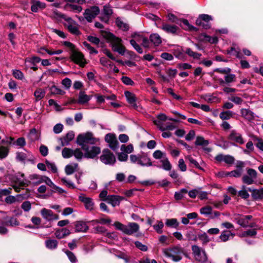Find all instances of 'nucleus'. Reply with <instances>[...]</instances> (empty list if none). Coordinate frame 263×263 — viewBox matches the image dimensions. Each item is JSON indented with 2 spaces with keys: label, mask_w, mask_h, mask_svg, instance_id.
<instances>
[{
  "label": "nucleus",
  "mask_w": 263,
  "mask_h": 263,
  "mask_svg": "<svg viewBox=\"0 0 263 263\" xmlns=\"http://www.w3.org/2000/svg\"><path fill=\"white\" fill-rule=\"evenodd\" d=\"M149 40L155 46H158L162 43V39L158 33L150 35Z\"/></svg>",
  "instance_id": "obj_28"
},
{
  "label": "nucleus",
  "mask_w": 263,
  "mask_h": 263,
  "mask_svg": "<svg viewBox=\"0 0 263 263\" xmlns=\"http://www.w3.org/2000/svg\"><path fill=\"white\" fill-rule=\"evenodd\" d=\"M121 149L127 154L132 153L134 151V148L132 144H128L127 146L123 144L121 145Z\"/></svg>",
  "instance_id": "obj_51"
},
{
  "label": "nucleus",
  "mask_w": 263,
  "mask_h": 263,
  "mask_svg": "<svg viewBox=\"0 0 263 263\" xmlns=\"http://www.w3.org/2000/svg\"><path fill=\"white\" fill-rule=\"evenodd\" d=\"M70 58L71 60L76 64L81 67H84L86 64L83 54L76 50L72 51Z\"/></svg>",
  "instance_id": "obj_11"
},
{
  "label": "nucleus",
  "mask_w": 263,
  "mask_h": 263,
  "mask_svg": "<svg viewBox=\"0 0 263 263\" xmlns=\"http://www.w3.org/2000/svg\"><path fill=\"white\" fill-rule=\"evenodd\" d=\"M58 16L65 21V22L63 23V25L67 28L72 25V24H74L75 22L72 18L63 13H59Z\"/></svg>",
  "instance_id": "obj_26"
},
{
  "label": "nucleus",
  "mask_w": 263,
  "mask_h": 263,
  "mask_svg": "<svg viewBox=\"0 0 263 263\" xmlns=\"http://www.w3.org/2000/svg\"><path fill=\"white\" fill-rule=\"evenodd\" d=\"M123 198L116 195H108L104 201H107L108 203L111 204L113 206L119 205L120 201Z\"/></svg>",
  "instance_id": "obj_17"
},
{
  "label": "nucleus",
  "mask_w": 263,
  "mask_h": 263,
  "mask_svg": "<svg viewBox=\"0 0 263 263\" xmlns=\"http://www.w3.org/2000/svg\"><path fill=\"white\" fill-rule=\"evenodd\" d=\"M105 141L108 143L109 147L114 151L119 148V142L115 134L109 133L105 137Z\"/></svg>",
  "instance_id": "obj_9"
},
{
  "label": "nucleus",
  "mask_w": 263,
  "mask_h": 263,
  "mask_svg": "<svg viewBox=\"0 0 263 263\" xmlns=\"http://www.w3.org/2000/svg\"><path fill=\"white\" fill-rule=\"evenodd\" d=\"M15 185L13 186L15 191L17 192L20 191L21 189H23L24 187L28 185L27 181L24 179H21L20 178L17 177L15 180Z\"/></svg>",
  "instance_id": "obj_24"
},
{
  "label": "nucleus",
  "mask_w": 263,
  "mask_h": 263,
  "mask_svg": "<svg viewBox=\"0 0 263 263\" xmlns=\"http://www.w3.org/2000/svg\"><path fill=\"white\" fill-rule=\"evenodd\" d=\"M163 253L166 256L171 257L173 261L177 262L181 259V254L183 253V251L180 248L174 247L173 248L163 249Z\"/></svg>",
  "instance_id": "obj_5"
},
{
  "label": "nucleus",
  "mask_w": 263,
  "mask_h": 263,
  "mask_svg": "<svg viewBox=\"0 0 263 263\" xmlns=\"http://www.w3.org/2000/svg\"><path fill=\"white\" fill-rule=\"evenodd\" d=\"M187 193V190L185 189H182L180 191L178 192H175L174 195V198L177 200H181L182 198H183L184 195L186 194Z\"/></svg>",
  "instance_id": "obj_46"
},
{
  "label": "nucleus",
  "mask_w": 263,
  "mask_h": 263,
  "mask_svg": "<svg viewBox=\"0 0 263 263\" xmlns=\"http://www.w3.org/2000/svg\"><path fill=\"white\" fill-rule=\"evenodd\" d=\"M73 151V156L78 160H81L83 157H84V154L79 148H77Z\"/></svg>",
  "instance_id": "obj_58"
},
{
  "label": "nucleus",
  "mask_w": 263,
  "mask_h": 263,
  "mask_svg": "<svg viewBox=\"0 0 263 263\" xmlns=\"http://www.w3.org/2000/svg\"><path fill=\"white\" fill-rule=\"evenodd\" d=\"M109 41L110 46L114 51L117 52L122 55H124L126 49L122 44V40L121 39L111 34L109 36Z\"/></svg>",
  "instance_id": "obj_3"
},
{
  "label": "nucleus",
  "mask_w": 263,
  "mask_h": 263,
  "mask_svg": "<svg viewBox=\"0 0 263 263\" xmlns=\"http://www.w3.org/2000/svg\"><path fill=\"white\" fill-rule=\"evenodd\" d=\"M214 71L220 73L226 74V75L231 71V69L229 67H226L223 68H216L214 70Z\"/></svg>",
  "instance_id": "obj_62"
},
{
  "label": "nucleus",
  "mask_w": 263,
  "mask_h": 263,
  "mask_svg": "<svg viewBox=\"0 0 263 263\" xmlns=\"http://www.w3.org/2000/svg\"><path fill=\"white\" fill-rule=\"evenodd\" d=\"M159 28L161 29L167 33L176 34L178 28L176 25H172L167 23H163Z\"/></svg>",
  "instance_id": "obj_18"
},
{
  "label": "nucleus",
  "mask_w": 263,
  "mask_h": 263,
  "mask_svg": "<svg viewBox=\"0 0 263 263\" xmlns=\"http://www.w3.org/2000/svg\"><path fill=\"white\" fill-rule=\"evenodd\" d=\"M73 151L68 148H64L62 152V156L65 158H68L73 156Z\"/></svg>",
  "instance_id": "obj_45"
},
{
  "label": "nucleus",
  "mask_w": 263,
  "mask_h": 263,
  "mask_svg": "<svg viewBox=\"0 0 263 263\" xmlns=\"http://www.w3.org/2000/svg\"><path fill=\"white\" fill-rule=\"evenodd\" d=\"M91 96L87 95L85 91H81L79 92L77 103L80 104H86L91 100Z\"/></svg>",
  "instance_id": "obj_20"
},
{
  "label": "nucleus",
  "mask_w": 263,
  "mask_h": 263,
  "mask_svg": "<svg viewBox=\"0 0 263 263\" xmlns=\"http://www.w3.org/2000/svg\"><path fill=\"white\" fill-rule=\"evenodd\" d=\"M253 194H252V198L255 200L263 198V188L259 190H253Z\"/></svg>",
  "instance_id": "obj_37"
},
{
  "label": "nucleus",
  "mask_w": 263,
  "mask_h": 263,
  "mask_svg": "<svg viewBox=\"0 0 263 263\" xmlns=\"http://www.w3.org/2000/svg\"><path fill=\"white\" fill-rule=\"evenodd\" d=\"M164 227V224L162 221H159L158 222L157 224H155L153 226L154 229L156 231V232L159 234H161L162 233V229Z\"/></svg>",
  "instance_id": "obj_63"
},
{
  "label": "nucleus",
  "mask_w": 263,
  "mask_h": 263,
  "mask_svg": "<svg viewBox=\"0 0 263 263\" xmlns=\"http://www.w3.org/2000/svg\"><path fill=\"white\" fill-rule=\"evenodd\" d=\"M212 20V16L206 14H202L199 15L196 20V24L197 25L202 26L204 29H207L211 27L209 22Z\"/></svg>",
  "instance_id": "obj_7"
},
{
  "label": "nucleus",
  "mask_w": 263,
  "mask_h": 263,
  "mask_svg": "<svg viewBox=\"0 0 263 263\" xmlns=\"http://www.w3.org/2000/svg\"><path fill=\"white\" fill-rule=\"evenodd\" d=\"M31 10L33 12H37L46 7L45 4L38 0H31Z\"/></svg>",
  "instance_id": "obj_19"
},
{
  "label": "nucleus",
  "mask_w": 263,
  "mask_h": 263,
  "mask_svg": "<svg viewBox=\"0 0 263 263\" xmlns=\"http://www.w3.org/2000/svg\"><path fill=\"white\" fill-rule=\"evenodd\" d=\"M238 195L245 199H247L249 197V194L246 190L245 185H242L241 186V190L238 192Z\"/></svg>",
  "instance_id": "obj_47"
},
{
  "label": "nucleus",
  "mask_w": 263,
  "mask_h": 263,
  "mask_svg": "<svg viewBox=\"0 0 263 263\" xmlns=\"http://www.w3.org/2000/svg\"><path fill=\"white\" fill-rule=\"evenodd\" d=\"M251 215L243 216L240 214L235 215L234 219L236 222L243 228H247L249 226V221L252 219Z\"/></svg>",
  "instance_id": "obj_13"
},
{
  "label": "nucleus",
  "mask_w": 263,
  "mask_h": 263,
  "mask_svg": "<svg viewBox=\"0 0 263 263\" xmlns=\"http://www.w3.org/2000/svg\"><path fill=\"white\" fill-rule=\"evenodd\" d=\"M229 138L230 140L235 141L240 144L243 143V139L238 133H231Z\"/></svg>",
  "instance_id": "obj_29"
},
{
  "label": "nucleus",
  "mask_w": 263,
  "mask_h": 263,
  "mask_svg": "<svg viewBox=\"0 0 263 263\" xmlns=\"http://www.w3.org/2000/svg\"><path fill=\"white\" fill-rule=\"evenodd\" d=\"M78 26V24L75 21L74 24H72V25L68 27L67 29L71 33L74 35H79L81 34V32L79 30Z\"/></svg>",
  "instance_id": "obj_34"
},
{
  "label": "nucleus",
  "mask_w": 263,
  "mask_h": 263,
  "mask_svg": "<svg viewBox=\"0 0 263 263\" xmlns=\"http://www.w3.org/2000/svg\"><path fill=\"white\" fill-rule=\"evenodd\" d=\"M235 115V113L231 110L222 111L219 114V117L223 120H229Z\"/></svg>",
  "instance_id": "obj_32"
},
{
  "label": "nucleus",
  "mask_w": 263,
  "mask_h": 263,
  "mask_svg": "<svg viewBox=\"0 0 263 263\" xmlns=\"http://www.w3.org/2000/svg\"><path fill=\"white\" fill-rule=\"evenodd\" d=\"M50 92L53 95H63L65 93V91L58 88L55 85L52 86L50 88Z\"/></svg>",
  "instance_id": "obj_43"
},
{
  "label": "nucleus",
  "mask_w": 263,
  "mask_h": 263,
  "mask_svg": "<svg viewBox=\"0 0 263 263\" xmlns=\"http://www.w3.org/2000/svg\"><path fill=\"white\" fill-rule=\"evenodd\" d=\"M99 139L93 137L91 133H84L79 135L77 137L78 144L82 146V149H86L89 144H96Z\"/></svg>",
  "instance_id": "obj_2"
},
{
  "label": "nucleus",
  "mask_w": 263,
  "mask_h": 263,
  "mask_svg": "<svg viewBox=\"0 0 263 263\" xmlns=\"http://www.w3.org/2000/svg\"><path fill=\"white\" fill-rule=\"evenodd\" d=\"M185 53L189 57L193 58L194 59H199L201 54L193 51L191 48H187L185 51Z\"/></svg>",
  "instance_id": "obj_38"
},
{
  "label": "nucleus",
  "mask_w": 263,
  "mask_h": 263,
  "mask_svg": "<svg viewBox=\"0 0 263 263\" xmlns=\"http://www.w3.org/2000/svg\"><path fill=\"white\" fill-rule=\"evenodd\" d=\"M130 45L133 46V47L136 50L137 52L139 53H143V49L140 47V46L137 43H136V40H130Z\"/></svg>",
  "instance_id": "obj_48"
},
{
  "label": "nucleus",
  "mask_w": 263,
  "mask_h": 263,
  "mask_svg": "<svg viewBox=\"0 0 263 263\" xmlns=\"http://www.w3.org/2000/svg\"><path fill=\"white\" fill-rule=\"evenodd\" d=\"M13 77L18 80H22L24 79V74L20 70L15 69L12 72Z\"/></svg>",
  "instance_id": "obj_57"
},
{
  "label": "nucleus",
  "mask_w": 263,
  "mask_h": 263,
  "mask_svg": "<svg viewBox=\"0 0 263 263\" xmlns=\"http://www.w3.org/2000/svg\"><path fill=\"white\" fill-rule=\"evenodd\" d=\"M200 213L204 215H211L212 214V207L209 205L202 208L200 210Z\"/></svg>",
  "instance_id": "obj_50"
},
{
  "label": "nucleus",
  "mask_w": 263,
  "mask_h": 263,
  "mask_svg": "<svg viewBox=\"0 0 263 263\" xmlns=\"http://www.w3.org/2000/svg\"><path fill=\"white\" fill-rule=\"evenodd\" d=\"M42 216L47 221L58 220L59 216L54 214L51 210L43 208L41 211Z\"/></svg>",
  "instance_id": "obj_14"
},
{
  "label": "nucleus",
  "mask_w": 263,
  "mask_h": 263,
  "mask_svg": "<svg viewBox=\"0 0 263 263\" xmlns=\"http://www.w3.org/2000/svg\"><path fill=\"white\" fill-rule=\"evenodd\" d=\"M116 24L120 29L124 31L128 30L129 29L128 25L127 24L124 23L123 21H121L120 20L117 19L116 21Z\"/></svg>",
  "instance_id": "obj_55"
},
{
  "label": "nucleus",
  "mask_w": 263,
  "mask_h": 263,
  "mask_svg": "<svg viewBox=\"0 0 263 263\" xmlns=\"http://www.w3.org/2000/svg\"><path fill=\"white\" fill-rule=\"evenodd\" d=\"M139 230V226L135 222H129L126 225L125 234L131 235L137 232Z\"/></svg>",
  "instance_id": "obj_16"
},
{
  "label": "nucleus",
  "mask_w": 263,
  "mask_h": 263,
  "mask_svg": "<svg viewBox=\"0 0 263 263\" xmlns=\"http://www.w3.org/2000/svg\"><path fill=\"white\" fill-rule=\"evenodd\" d=\"M74 137L73 133H67L66 137L61 138L62 146L67 145L69 141L72 140Z\"/></svg>",
  "instance_id": "obj_31"
},
{
  "label": "nucleus",
  "mask_w": 263,
  "mask_h": 263,
  "mask_svg": "<svg viewBox=\"0 0 263 263\" xmlns=\"http://www.w3.org/2000/svg\"><path fill=\"white\" fill-rule=\"evenodd\" d=\"M160 162L162 163V168L165 171H170L172 168V165L168 159L166 157L162 159Z\"/></svg>",
  "instance_id": "obj_39"
},
{
  "label": "nucleus",
  "mask_w": 263,
  "mask_h": 263,
  "mask_svg": "<svg viewBox=\"0 0 263 263\" xmlns=\"http://www.w3.org/2000/svg\"><path fill=\"white\" fill-rule=\"evenodd\" d=\"M84 152V157L90 159L96 158L101 152V148L96 146H89L86 149H83Z\"/></svg>",
  "instance_id": "obj_12"
},
{
  "label": "nucleus",
  "mask_w": 263,
  "mask_h": 263,
  "mask_svg": "<svg viewBox=\"0 0 263 263\" xmlns=\"http://www.w3.org/2000/svg\"><path fill=\"white\" fill-rule=\"evenodd\" d=\"M138 164L142 166H150L152 165V162L147 155H140Z\"/></svg>",
  "instance_id": "obj_23"
},
{
  "label": "nucleus",
  "mask_w": 263,
  "mask_h": 263,
  "mask_svg": "<svg viewBox=\"0 0 263 263\" xmlns=\"http://www.w3.org/2000/svg\"><path fill=\"white\" fill-rule=\"evenodd\" d=\"M70 233V231L66 228H63L61 230H58L55 233V235L57 238L61 239L68 236Z\"/></svg>",
  "instance_id": "obj_30"
},
{
  "label": "nucleus",
  "mask_w": 263,
  "mask_h": 263,
  "mask_svg": "<svg viewBox=\"0 0 263 263\" xmlns=\"http://www.w3.org/2000/svg\"><path fill=\"white\" fill-rule=\"evenodd\" d=\"M172 121H178L176 119L168 118L166 115L162 113L158 115L157 118L154 119L153 122L160 130L164 132L165 130H173L175 129L176 125L172 122Z\"/></svg>",
  "instance_id": "obj_1"
},
{
  "label": "nucleus",
  "mask_w": 263,
  "mask_h": 263,
  "mask_svg": "<svg viewBox=\"0 0 263 263\" xmlns=\"http://www.w3.org/2000/svg\"><path fill=\"white\" fill-rule=\"evenodd\" d=\"M75 231L77 232H86L89 227L87 224L82 221H79L75 222Z\"/></svg>",
  "instance_id": "obj_21"
},
{
  "label": "nucleus",
  "mask_w": 263,
  "mask_h": 263,
  "mask_svg": "<svg viewBox=\"0 0 263 263\" xmlns=\"http://www.w3.org/2000/svg\"><path fill=\"white\" fill-rule=\"evenodd\" d=\"M78 166V164H74L73 165H67L65 168V173L67 175H70L73 174L76 170Z\"/></svg>",
  "instance_id": "obj_40"
},
{
  "label": "nucleus",
  "mask_w": 263,
  "mask_h": 263,
  "mask_svg": "<svg viewBox=\"0 0 263 263\" xmlns=\"http://www.w3.org/2000/svg\"><path fill=\"white\" fill-rule=\"evenodd\" d=\"M100 161L106 165H114L116 162V158L112 153L108 149H104L102 151L100 157Z\"/></svg>",
  "instance_id": "obj_6"
},
{
  "label": "nucleus",
  "mask_w": 263,
  "mask_h": 263,
  "mask_svg": "<svg viewBox=\"0 0 263 263\" xmlns=\"http://www.w3.org/2000/svg\"><path fill=\"white\" fill-rule=\"evenodd\" d=\"M45 182L48 185L52 187L53 189L55 186V185L52 182L50 179L46 176H43L40 180H39L36 183H41L42 182Z\"/></svg>",
  "instance_id": "obj_41"
},
{
  "label": "nucleus",
  "mask_w": 263,
  "mask_h": 263,
  "mask_svg": "<svg viewBox=\"0 0 263 263\" xmlns=\"http://www.w3.org/2000/svg\"><path fill=\"white\" fill-rule=\"evenodd\" d=\"M5 219V224L7 226L16 227L20 225V222L14 217H7Z\"/></svg>",
  "instance_id": "obj_27"
},
{
  "label": "nucleus",
  "mask_w": 263,
  "mask_h": 263,
  "mask_svg": "<svg viewBox=\"0 0 263 263\" xmlns=\"http://www.w3.org/2000/svg\"><path fill=\"white\" fill-rule=\"evenodd\" d=\"M46 91L42 89L38 88L34 92V96L35 98V101H39L42 99L45 96Z\"/></svg>",
  "instance_id": "obj_33"
},
{
  "label": "nucleus",
  "mask_w": 263,
  "mask_h": 263,
  "mask_svg": "<svg viewBox=\"0 0 263 263\" xmlns=\"http://www.w3.org/2000/svg\"><path fill=\"white\" fill-rule=\"evenodd\" d=\"M248 175H244L242 180L244 183L250 185L254 183L257 177V172L252 168H249L247 171Z\"/></svg>",
  "instance_id": "obj_10"
},
{
  "label": "nucleus",
  "mask_w": 263,
  "mask_h": 263,
  "mask_svg": "<svg viewBox=\"0 0 263 263\" xmlns=\"http://www.w3.org/2000/svg\"><path fill=\"white\" fill-rule=\"evenodd\" d=\"M195 143L198 145L206 146L208 145L209 142L208 140H204L203 138L201 137H198Z\"/></svg>",
  "instance_id": "obj_59"
},
{
  "label": "nucleus",
  "mask_w": 263,
  "mask_h": 263,
  "mask_svg": "<svg viewBox=\"0 0 263 263\" xmlns=\"http://www.w3.org/2000/svg\"><path fill=\"white\" fill-rule=\"evenodd\" d=\"M79 199L81 202L84 203L86 209L89 210H93L94 203L91 198L86 197L84 194H82L79 196Z\"/></svg>",
  "instance_id": "obj_15"
},
{
  "label": "nucleus",
  "mask_w": 263,
  "mask_h": 263,
  "mask_svg": "<svg viewBox=\"0 0 263 263\" xmlns=\"http://www.w3.org/2000/svg\"><path fill=\"white\" fill-rule=\"evenodd\" d=\"M185 236L188 240H194L196 241L197 237L195 234V232L193 231H188L186 232Z\"/></svg>",
  "instance_id": "obj_61"
},
{
  "label": "nucleus",
  "mask_w": 263,
  "mask_h": 263,
  "mask_svg": "<svg viewBox=\"0 0 263 263\" xmlns=\"http://www.w3.org/2000/svg\"><path fill=\"white\" fill-rule=\"evenodd\" d=\"M177 66L180 70L190 69L192 67L191 64L186 63H179Z\"/></svg>",
  "instance_id": "obj_64"
},
{
  "label": "nucleus",
  "mask_w": 263,
  "mask_h": 263,
  "mask_svg": "<svg viewBox=\"0 0 263 263\" xmlns=\"http://www.w3.org/2000/svg\"><path fill=\"white\" fill-rule=\"evenodd\" d=\"M242 116L248 121H251L254 119V114L250 109L242 108L240 111Z\"/></svg>",
  "instance_id": "obj_25"
},
{
  "label": "nucleus",
  "mask_w": 263,
  "mask_h": 263,
  "mask_svg": "<svg viewBox=\"0 0 263 263\" xmlns=\"http://www.w3.org/2000/svg\"><path fill=\"white\" fill-rule=\"evenodd\" d=\"M153 156L156 159H163L166 157L165 153H163L160 150L155 151L153 154Z\"/></svg>",
  "instance_id": "obj_56"
},
{
  "label": "nucleus",
  "mask_w": 263,
  "mask_h": 263,
  "mask_svg": "<svg viewBox=\"0 0 263 263\" xmlns=\"http://www.w3.org/2000/svg\"><path fill=\"white\" fill-rule=\"evenodd\" d=\"M124 93L127 102L132 105L135 109H137L138 106L136 103V98L135 95L128 91H125Z\"/></svg>",
  "instance_id": "obj_22"
},
{
  "label": "nucleus",
  "mask_w": 263,
  "mask_h": 263,
  "mask_svg": "<svg viewBox=\"0 0 263 263\" xmlns=\"http://www.w3.org/2000/svg\"><path fill=\"white\" fill-rule=\"evenodd\" d=\"M100 9L98 6H92L85 10L84 16L88 22H91L92 20L99 13Z\"/></svg>",
  "instance_id": "obj_8"
},
{
  "label": "nucleus",
  "mask_w": 263,
  "mask_h": 263,
  "mask_svg": "<svg viewBox=\"0 0 263 263\" xmlns=\"http://www.w3.org/2000/svg\"><path fill=\"white\" fill-rule=\"evenodd\" d=\"M9 153V149L5 146H0V159H3L6 158Z\"/></svg>",
  "instance_id": "obj_49"
},
{
  "label": "nucleus",
  "mask_w": 263,
  "mask_h": 263,
  "mask_svg": "<svg viewBox=\"0 0 263 263\" xmlns=\"http://www.w3.org/2000/svg\"><path fill=\"white\" fill-rule=\"evenodd\" d=\"M67 7H69L71 10L75 13H79L81 12L83 9L81 6L74 4H67Z\"/></svg>",
  "instance_id": "obj_52"
},
{
  "label": "nucleus",
  "mask_w": 263,
  "mask_h": 263,
  "mask_svg": "<svg viewBox=\"0 0 263 263\" xmlns=\"http://www.w3.org/2000/svg\"><path fill=\"white\" fill-rule=\"evenodd\" d=\"M225 82L227 84L234 82L236 80V75L232 73H228L224 76Z\"/></svg>",
  "instance_id": "obj_44"
},
{
  "label": "nucleus",
  "mask_w": 263,
  "mask_h": 263,
  "mask_svg": "<svg viewBox=\"0 0 263 263\" xmlns=\"http://www.w3.org/2000/svg\"><path fill=\"white\" fill-rule=\"evenodd\" d=\"M100 63L102 66L106 67L113 66L112 63L104 57H102L100 59Z\"/></svg>",
  "instance_id": "obj_53"
},
{
  "label": "nucleus",
  "mask_w": 263,
  "mask_h": 263,
  "mask_svg": "<svg viewBox=\"0 0 263 263\" xmlns=\"http://www.w3.org/2000/svg\"><path fill=\"white\" fill-rule=\"evenodd\" d=\"M198 238L202 241L203 245H205L210 241V239L205 233L199 234Z\"/></svg>",
  "instance_id": "obj_60"
},
{
  "label": "nucleus",
  "mask_w": 263,
  "mask_h": 263,
  "mask_svg": "<svg viewBox=\"0 0 263 263\" xmlns=\"http://www.w3.org/2000/svg\"><path fill=\"white\" fill-rule=\"evenodd\" d=\"M192 250L196 261L199 263H212L208 260V256L204 249L197 245L192 247Z\"/></svg>",
  "instance_id": "obj_4"
},
{
  "label": "nucleus",
  "mask_w": 263,
  "mask_h": 263,
  "mask_svg": "<svg viewBox=\"0 0 263 263\" xmlns=\"http://www.w3.org/2000/svg\"><path fill=\"white\" fill-rule=\"evenodd\" d=\"M46 246L49 249H55L58 246V241L56 240L49 239L45 242Z\"/></svg>",
  "instance_id": "obj_42"
},
{
  "label": "nucleus",
  "mask_w": 263,
  "mask_h": 263,
  "mask_svg": "<svg viewBox=\"0 0 263 263\" xmlns=\"http://www.w3.org/2000/svg\"><path fill=\"white\" fill-rule=\"evenodd\" d=\"M165 224L168 227L177 228L179 225V222L176 218L166 219Z\"/></svg>",
  "instance_id": "obj_35"
},
{
  "label": "nucleus",
  "mask_w": 263,
  "mask_h": 263,
  "mask_svg": "<svg viewBox=\"0 0 263 263\" xmlns=\"http://www.w3.org/2000/svg\"><path fill=\"white\" fill-rule=\"evenodd\" d=\"M235 236V234L228 231H223L220 236H219L220 239L223 242L227 241L229 240V238L231 236L232 238Z\"/></svg>",
  "instance_id": "obj_36"
},
{
  "label": "nucleus",
  "mask_w": 263,
  "mask_h": 263,
  "mask_svg": "<svg viewBox=\"0 0 263 263\" xmlns=\"http://www.w3.org/2000/svg\"><path fill=\"white\" fill-rule=\"evenodd\" d=\"M167 18H168V20L171 23H174L176 24H178L179 22H181L182 20V19L179 20L176 16L171 13H170L167 14Z\"/></svg>",
  "instance_id": "obj_54"
}]
</instances>
